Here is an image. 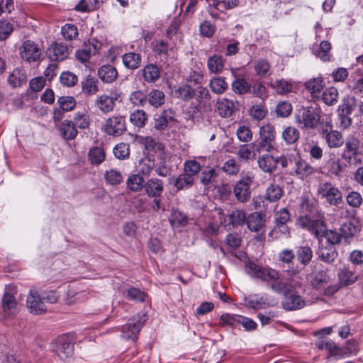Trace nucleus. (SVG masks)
<instances>
[{
  "label": "nucleus",
  "mask_w": 363,
  "mask_h": 363,
  "mask_svg": "<svg viewBox=\"0 0 363 363\" xmlns=\"http://www.w3.org/2000/svg\"><path fill=\"white\" fill-rule=\"evenodd\" d=\"M245 271L252 278L269 284V287L274 292L283 294L285 300L281 304L285 310H298L305 306V301L301 296L294 294L297 287H301L300 281L294 279L283 281L281 279L279 271L269 266H261L254 261H248L245 264Z\"/></svg>",
  "instance_id": "obj_1"
},
{
  "label": "nucleus",
  "mask_w": 363,
  "mask_h": 363,
  "mask_svg": "<svg viewBox=\"0 0 363 363\" xmlns=\"http://www.w3.org/2000/svg\"><path fill=\"white\" fill-rule=\"evenodd\" d=\"M255 179V174L252 172H242L240 179L235 182L233 186V194L238 201L246 203L251 198V184Z\"/></svg>",
  "instance_id": "obj_2"
},
{
  "label": "nucleus",
  "mask_w": 363,
  "mask_h": 363,
  "mask_svg": "<svg viewBox=\"0 0 363 363\" xmlns=\"http://www.w3.org/2000/svg\"><path fill=\"white\" fill-rule=\"evenodd\" d=\"M296 123L301 128L314 129L320 123V111L310 106L299 110Z\"/></svg>",
  "instance_id": "obj_3"
},
{
  "label": "nucleus",
  "mask_w": 363,
  "mask_h": 363,
  "mask_svg": "<svg viewBox=\"0 0 363 363\" xmlns=\"http://www.w3.org/2000/svg\"><path fill=\"white\" fill-rule=\"evenodd\" d=\"M318 195L330 206H338L342 201L341 191L329 182H321L318 186Z\"/></svg>",
  "instance_id": "obj_4"
},
{
  "label": "nucleus",
  "mask_w": 363,
  "mask_h": 363,
  "mask_svg": "<svg viewBox=\"0 0 363 363\" xmlns=\"http://www.w3.org/2000/svg\"><path fill=\"white\" fill-rule=\"evenodd\" d=\"M52 350L62 360L71 357L74 353L72 336L65 334L58 337L52 342Z\"/></svg>",
  "instance_id": "obj_5"
},
{
  "label": "nucleus",
  "mask_w": 363,
  "mask_h": 363,
  "mask_svg": "<svg viewBox=\"0 0 363 363\" xmlns=\"http://www.w3.org/2000/svg\"><path fill=\"white\" fill-rule=\"evenodd\" d=\"M102 130L108 135L121 136L126 130L125 118L119 114L112 116L104 121Z\"/></svg>",
  "instance_id": "obj_6"
},
{
  "label": "nucleus",
  "mask_w": 363,
  "mask_h": 363,
  "mask_svg": "<svg viewBox=\"0 0 363 363\" xmlns=\"http://www.w3.org/2000/svg\"><path fill=\"white\" fill-rule=\"evenodd\" d=\"M145 320L144 314H138L130 319L128 323L122 327L121 337L125 340L135 341Z\"/></svg>",
  "instance_id": "obj_7"
},
{
  "label": "nucleus",
  "mask_w": 363,
  "mask_h": 363,
  "mask_svg": "<svg viewBox=\"0 0 363 363\" xmlns=\"http://www.w3.org/2000/svg\"><path fill=\"white\" fill-rule=\"evenodd\" d=\"M101 48V43L96 39L84 43L82 47L75 52L76 58L82 63L89 62L91 56L95 55Z\"/></svg>",
  "instance_id": "obj_8"
},
{
  "label": "nucleus",
  "mask_w": 363,
  "mask_h": 363,
  "mask_svg": "<svg viewBox=\"0 0 363 363\" xmlns=\"http://www.w3.org/2000/svg\"><path fill=\"white\" fill-rule=\"evenodd\" d=\"M19 50L22 60L28 62L39 60L42 54L41 50L38 46L33 41L30 40L23 42Z\"/></svg>",
  "instance_id": "obj_9"
},
{
  "label": "nucleus",
  "mask_w": 363,
  "mask_h": 363,
  "mask_svg": "<svg viewBox=\"0 0 363 363\" xmlns=\"http://www.w3.org/2000/svg\"><path fill=\"white\" fill-rule=\"evenodd\" d=\"M14 290L15 287L13 285H7L5 287L1 299L2 310L5 318L13 314L16 311L17 303L14 297Z\"/></svg>",
  "instance_id": "obj_10"
},
{
  "label": "nucleus",
  "mask_w": 363,
  "mask_h": 363,
  "mask_svg": "<svg viewBox=\"0 0 363 363\" xmlns=\"http://www.w3.org/2000/svg\"><path fill=\"white\" fill-rule=\"evenodd\" d=\"M38 292L35 289H31L27 296L26 306L30 312L33 314H40L46 311V306Z\"/></svg>",
  "instance_id": "obj_11"
},
{
  "label": "nucleus",
  "mask_w": 363,
  "mask_h": 363,
  "mask_svg": "<svg viewBox=\"0 0 363 363\" xmlns=\"http://www.w3.org/2000/svg\"><path fill=\"white\" fill-rule=\"evenodd\" d=\"M47 55L52 61H62L69 55V49L63 43H54L47 50Z\"/></svg>",
  "instance_id": "obj_12"
},
{
  "label": "nucleus",
  "mask_w": 363,
  "mask_h": 363,
  "mask_svg": "<svg viewBox=\"0 0 363 363\" xmlns=\"http://www.w3.org/2000/svg\"><path fill=\"white\" fill-rule=\"evenodd\" d=\"M294 170L296 175L301 179H304L315 172L314 167L299 156L294 157Z\"/></svg>",
  "instance_id": "obj_13"
},
{
  "label": "nucleus",
  "mask_w": 363,
  "mask_h": 363,
  "mask_svg": "<svg viewBox=\"0 0 363 363\" xmlns=\"http://www.w3.org/2000/svg\"><path fill=\"white\" fill-rule=\"evenodd\" d=\"M337 278L342 286H348L354 284L358 280L359 275L350 267L344 266L342 268L339 269Z\"/></svg>",
  "instance_id": "obj_14"
},
{
  "label": "nucleus",
  "mask_w": 363,
  "mask_h": 363,
  "mask_svg": "<svg viewBox=\"0 0 363 363\" xmlns=\"http://www.w3.org/2000/svg\"><path fill=\"white\" fill-rule=\"evenodd\" d=\"M143 189L149 197H160L164 190L163 182L157 178H152L146 181Z\"/></svg>",
  "instance_id": "obj_15"
},
{
  "label": "nucleus",
  "mask_w": 363,
  "mask_h": 363,
  "mask_svg": "<svg viewBox=\"0 0 363 363\" xmlns=\"http://www.w3.org/2000/svg\"><path fill=\"white\" fill-rule=\"evenodd\" d=\"M144 81L147 83H155L161 75L160 68L155 64H148L140 70Z\"/></svg>",
  "instance_id": "obj_16"
},
{
  "label": "nucleus",
  "mask_w": 363,
  "mask_h": 363,
  "mask_svg": "<svg viewBox=\"0 0 363 363\" xmlns=\"http://www.w3.org/2000/svg\"><path fill=\"white\" fill-rule=\"evenodd\" d=\"M113 98L107 94H101L98 96L95 99L96 106L104 113L111 112L115 107V100Z\"/></svg>",
  "instance_id": "obj_17"
},
{
  "label": "nucleus",
  "mask_w": 363,
  "mask_h": 363,
  "mask_svg": "<svg viewBox=\"0 0 363 363\" xmlns=\"http://www.w3.org/2000/svg\"><path fill=\"white\" fill-rule=\"evenodd\" d=\"M344 152L342 157L346 160H350L354 157L359 149V140L352 135L347 137L345 139Z\"/></svg>",
  "instance_id": "obj_18"
},
{
  "label": "nucleus",
  "mask_w": 363,
  "mask_h": 363,
  "mask_svg": "<svg viewBox=\"0 0 363 363\" xmlns=\"http://www.w3.org/2000/svg\"><path fill=\"white\" fill-rule=\"evenodd\" d=\"M245 223L250 231L258 233L264 228V216L258 212L252 213L247 217Z\"/></svg>",
  "instance_id": "obj_19"
},
{
  "label": "nucleus",
  "mask_w": 363,
  "mask_h": 363,
  "mask_svg": "<svg viewBox=\"0 0 363 363\" xmlns=\"http://www.w3.org/2000/svg\"><path fill=\"white\" fill-rule=\"evenodd\" d=\"M317 255L322 262L332 264L337 257L338 253L334 246L328 245L325 247L321 244L317 251Z\"/></svg>",
  "instance_id": "obj_20"
},
{
  "label": "nucleus",
  "mask_w": 363,
  "mask_h": 363,
  "mask_svg": "<svg viewBox=\"0 0 363 363\" xmlns=\"http://www.w3.org/2000/svg\"><path fill=\"white\" fill-rule=\"evenodd\" d=\"M259 168L265 173H272L277 169L275 157L269 154H264L257 157Z\"/></svg>",
  "instance_id": "obj_21"
},
{
  "label": "nucleus",
  "mask_w": 363,
  "mask_h": 363,
  "mask_svg": "<svg viewBox=\"0 0 363 363\" xmlns=\"http://www.w3.org/2000/svg\"><path fill=\"white\" fill-rule=\"evenodd\" d=\"M216 109L220 116L228 118L234 113L235 104L232 100L222 98L217 101Z\"/></svg>",
  "instance_id": "obj_22"
},
{
  "label": "nucleus",
  "mask_w": 363,
  "mask_h": 363,
  "mask_svg": "<svg viewBox=\"0 0 363 363\" xmlns=\"http://www.w3.org/2000/svg\"><path fill=\"white\" fill-rule=\"evenodd\" d=\"M330 281V277L325 270L316 272L310 279L311 285L316 289H322Z\"/></svg>",
  "instance_id": "obj_23"
},
{
  "label": "nucleus",
  "mask_w": 363,
  "mask_h": 363,
  "mask_svg": "<svg viewBox=\"0 0 363 363\" xmlns=\"http://www.w3.org/2000/svg\"><path fill=\"white\" fill-rule=\"evenodd\" d=\"M98 76L103 82L109 84L117 79L118 72L113 66L105 65L99 69Z\"/></svg>",
  "instance_id": "obj_24"
},
{
  "label": "nucleus",
  "mask_w": 363,
  "mask_h": 363,
  "mask_svg": "<svg viewBox=\"0 0 363 363\" xmlns=\"http://www.w3.org/2000/svg\"><path fill=\"white\" fill-rule=\"evenodd\" d=\"M323 138L330 148H339L345 142L342 134L335 130H331L324 133Z\"/></svg>",
  "instance_id": "obj_25"
},
{
  "label": "nucleus",
  "mask_w": 363,
  "mask_h": 363,
  "mask_svg": "<svg viewBox=\"0 0 363 363\" xmlns=\"http://www.w3.org/2000/svg\"><path fill=\"white\" fill-rule=\"evenodd\" d=\"M173 119L174 115L172 110H164L160 114L155 116L154 128L157 130H164Z\"/></svg>",
  "instance_id": "obj_26"
},
{
  "label": "nucleus",
  "mask_w": 363,
  "mask_h": 363,
  "mask_svg": "<svg viewBox=\"0 0 363 363\" xmlns=\"http://www.w3.org/2000/svg\"><path fill=\"white\" fill-rule=\"evenodd\" d=\"M257 153L253 146V143L242 144L240 145L237 152V156L240 160L247 162L248 160H253L256 158Z\"/></svg>",
  "instance_id": "obj_27"
},
{
  "label": "nucleus",
  "mask_w": 363,
  "mask_h": 363,
  "mask_svg": "<svg viewBox=\"0 0 363 363\" xmlns=\"http://www.w3.org/2000/svg\"><path fill=\"white\" fill-rule=\"evenodd\" d=\"M144 178L138 172L131 174L126 180L127 189L133 192H139L144 188Z\"/></svg>",
  "instance_id": "obj_28"
},
{
  "label": "nucleus",
  "mask_w": 363,
  "mask_h": 363,
  "mask_svg": "<svg viewBox=\"0 0 363 363\" xmlns=\"http://www.w3.org/2000/svg\"><path fill=\"white\" fill-rule=\"evenodd\" d=\"M225 65L223 57L218 55H213L208 57L207 60V67L212 74L221 73Z\"/></svg>",
  "instance_id": "obj_29"
},
{
  "label": "nucleus",
  "mask_w": 363,
  "mask_h": 363,
  "mask_svg": "<svg viewBox=\"0 0 363 363\" xmlns=\"http://www.w3.org/2000/svg\"><path fill=\"white\" fill-rule=\"evenodd\" d=\"M104 180L108 185L117 186L123 181V177L121 171L110 168L105 171L104 174Z\"/></svg>",
  "instance_id": "obj_30"
},
{
  "label": "nucleus",
  "mask_w": 363,
  "mask_h": 363,
  "mask_svg": "<svg viewBox=\"0 0 363 363\" xmlns=\"http://www.w3.org/2000/svg\"><path fill=\"white\" fill-rule=\"evenodd\" d=\"M98 80L94 77L91 75L86 76L82 81V89L84 94L86 95H94L99 91Z\"/></svg>",
  "instance_id": "obj_31"
},
{
  "label": "nucleus",
  "mask_w": 363,
  "mask_h": 363,
  "mask_svg": "<svg viewBox=\"0 0 363 363\" xmlns=\"http://www.w3.org/2000/svg\"><path fill=\"white\" fill-rule=\"evenodd\" d=\"M60 131L65 140L74 139L77 135V130L74 123L68 120H65L61 123Z\"/></svg>",
  "instance_id": "obj_32"
},
{
  "label": "nucleus",
  "mask_w": 363,
  "mask_h": 363,
  "mask_svg": "<svg viewBox=\"0 0 363 363\" xmlns=\"http://www.w3.org/2000/svg\"><path fill=\"white\" fill-rule=\"evenodd\" d=\"M331 45L328 41H322L319 45L313 48L314 55L321 60L325 62L330 58Z\"/></svg>",
  "instance_id": "obj_33"
},
{
  "label": "nucleus",
  "mask_w": 363,
  "mask_h": 363,
  "mask_svg": "<svg viewBox=\"0 0 363 363\" xmlns=\"http://www.w3.org/2000/svg\"><path fill=\"white\" fill-rule=\"evenodd\" d=\"M148 103L155 108L162 106L165 101V95L160 89H153L147 95Z\"/></svg>",
  "instance_id": "obj_34"
},
{
  "label": "nucleus",
  "mask_w": 363,
  "mask_h": 363,
  "mask_svg": "<svg viewBox=\"0 0 363 363\" xmlns=\"http://www.w3.org/2000/svg\"><path fill=\"white\" fill-rule=\"evenodd\" d=\"M259 139H263L274 144L276 139L275 128L271 123H266L259 128Z\"/></svg>",
  "instance_id": "obj_35"
},
{
  "label": "nucleus",
  "mask_w": 363,
  "mask_h": 363,
  "mask_svg": "<svg viewBox=\"0 0 363 363\" xmlns=\"http://www.w3.org/2000/svg\"><path fill=\"white\" fill-rule=\"evenodd\" d=\"M297 260L303 265H308L313 258V251L311 248L307 245L300 246L296 252Z\"/></svg>",
  "instance_id": "obj_36"
},
{
  "label": "nucleus",
  "mask_w": 363,
  "mask_h": 363,
  "mask_svg": "<svg viewBox=\"0 0 363 363\" xmlns=\"http://www.w3.org/2000/svg\"><path fill=\"white\" fill-rule=\"evenodd\" d=\"M305 87L311 94L313 97H315L323 90L324 82L320 77L313 78L305 83Z\"/></svg>",
  "instance_id": "obj_37"
},
{
  "label": "nucleus",
  "mask_w": 363,
  "mask_h": 363,
  "mask_svg": "<svg viewBox=\"0 0 363 363\" xmlns=\"http://www.w3.org/2000/svg\"><path fill=\"white\" fill-rule=\"evenodd\" d=\"M209 87L213 93L222 94L228 89V85L224 77H216L210 81Z\"/></svg>",
  "instance_id": "obj_38"
},
{
  "label": "nucleus",
  "mask_w": 363,
  "mask_h": 363,
  "mask_svg": "<svg viewBox=\"0 0 363 363\" xmlns=\"http://www.w3.org/2000/svg\"><path fill=\"white\" fill-rule=\"evenodd\" d=\"M240 319V315L224 313L220 315L218 325L221 327L229 326L232 328H235L239 326Z\"/></svg>",
  "instance_id": "obj_39"
},
{
  "label": "nucleus",
  "mask_w": 363,
  "mask_h": 363,
  "mask_svg": "<svg viewBox=\"0 0 363 363\" xmlns=\"http://www.w3.org/2000/svg\"><path fill=\"white\" fill-rule=\"evenodd\" d=\"M209 5L216 9L223 11L225 9H231L237 6L239 0H207Z\"/></svg>",
  "instance_id": "obj_40"
},
{
  "label": "nucleus",
  "mask_w": 363,
  "mask_h": 363,
  "mask_svg": "<svg viewBox=\"0 0 363 363\" xmlns=\"http://www.w3.org/2000/svg\"><path fill=\"white\" fill-rule=\"evenodd\" d=\"M281 138L286 144L291 145L295 143L299 139L300 133L296 128L288 126L283 130Z\"/></svg>",
  "instance_id": "obj_41"
},
{
  "label": "nucleus",
  "mask_w": 363,
  "mask_h": 363,
  "mask_svg": "<svg viewBox=\"0 0 363 363\" xmlns=\"http://www.w3.org/2000/svg\"><path fill=\"white\" fill-rule=\"evenodd\" d=\"M283 193V189L278 184H272L266 189L265 199L270 202H275L281 199Z\"/></svg>",
  "instance_id": "obj_42"
},
{
  "label": "nucleus",
  "mask_w": 363,
  "mask_h": 363,
  "mask_svg": "<svg viewBox=\"0 0 363 363\" xmlns=\"http://www.w3.org/2000/svg\"><path fill=\"white\" fill-rule=\"evenodd\" d=\"M123 62L125 67L129 69H137L141 63V57L135 52H128L123 55Z\"/></svg>",
  "instance_id": "obj_43"
},
{
  "label": "nucleus",
  "mask_w": 363,
  "mask_h": 363,
  "mask_svg": "<svg viewBox=\"0 0 363 363\" xmlns=\"http://www.w3.org/2000/svg\"><path fill=\"white\" fill-rule=\"evenodd\" d=\"M230 223L233 226L242 225L246 222V213L240 209H235L228 214Z\"/></svg>",
  "instance_id": "obj_44"
},
{
  "label": "nucleus",
  "mask_w": 363,
  "mask_h": 363,
  "mask_svg": "<svg viewBox=\"0 0 363 363\" xmlns=\"http://www.w3.org/2000/svg\"><path fill=\"white\" fill-rule=\"evenodd\" d=\"M301 214H309V216H315L317 215L318 217L320 216V213H319L318 210L317 203L315 201L309 200V199H305L303 201L301 205Z\"/></svg>",
  "instance_id": "obj_45"
},
{
  "label": "nucleus",
  "mask_w": 363,
  "mask_h": 363,
  "mask_svg": "<svg viewBox=\"0 0 363 363\" xmlns=\"http://www.w3.org/2000/svg\"><path fill=\"white\" fill-rule=\"evenodd\" d=\"M236 136L240 142L247 143L253 138V133L250 128L245 125L240 124L236 130Z\"/></svg>",
  "instance_id": "obj_46"
},
{
  "label": "nucleus",
  "mask_w": 363,
  "mask_h": 363,
  "mask_svg": "<svg viewBox=\"0 0 363 363\" xmlns=\"http://www.w3.org/2000/svg\"><path fill=\"white\" fill-rule=\"evenodd\" d=\"M128 101L134 106H144L147 103V96L143 91L136 90L130 93Z\"/></svg>",
  "instance_id": "obj_47"
},
{
  "label": "nucleus",
  "mask_w": 363,
  "mask_h": 363,
  "mask_svg": "<svg viewBox=\"0 0 363 363\" xmlns=\"http://www.w3.org/2000/svg\"><path fill=\"white\" fill-rule=\"evenodd\" d=\"M270 86L279 94H287L291 92L293 89L292 84L284 79L276 80L272 82Z\"/></svg>",
  "instance_id": "obj_48"
},
{
  "label": "nucleus",
  "mask_w": 363,
  "mask_h": 363,
  "mask_svg": "<svg viewBox=\"0 0 363 363\" xmlns=\"http://www.w3.org/2000/svg\"><path fill=\"white\" fill-rule=\"evenodd\" d=\"M338 91L336 88L331 86L326 89L322 95L323 101L328 105L333 106L335 104L338 99Z\"/></svg>",
  "instance_id": "obj_49"
},
{
  "label": "nucleus",
  "mask_w": 363,
  "mask_h": 363,
  "mask_svg": "<svg viewBox=\"0 0 363 363\" xmlns=\"http://www.w3.org/2000/svg\"><path fill=\"white\" fill-rule=\"evenodd\" d=\"M130 121L134 125L141 128L145 126L147 121V116L145 111L138 109L130 114Z\"/></svg>",
  "instance_id": "obj_50"
},
{
  "label": "nucleus",
  "mask_w": 363,
  "mask_h": 363,
  "mask_svg": "<svg viewBox=\"0 0 363 363\" xmlns=\"http://www.w3.org/2000/svg\"><path fill=\"white\" fill-rule=\"evenodd\" d=\"M312 225L313 227L310 228L309 231L320 242L327 230L325 222L320 219H315Z\"/></svg>",
  "instance_id": "obj_51"
},
{
  "label": "nucleus",
  "mask_w": 363,
  "mask_h": 363,
  "mask_svg": "<svg viewBox=\"0 0 363 363\" xmlns=\"http://www.w3.org/2000/svg\"><path fill=\"white\" fill-rule=\"evenodd\" d=\"M240 167L235 159L230 158L223 163L221 169L228 175L235 176L239 173Z\"/></svg>",
  "instance_id": "obj_52"
},
{
  "label": "nucleus",
  "mask_w": 363,
  "mask_h": 363,
  "mask_svg": "<svg viewBox=\"0 0 363 363\" xmlns=\"http://www.w3.org/2000/svg\"><path fill=\"white\" fill-rule=\"evenodd\" d=\"M61 34L66 40H73L79 35L77 27L72 23H66L61 28Z\"/></svg>",
  "instance_id": "obj_53"
},
{
  "label": "nucleus",
  "mask_w": 363,
  "mask_h": 363,
  "mask_svg": "<svg viewBox=\"0 0 363 363\" xmlns=\"http://www.w3.org/2000/svg\"><path fill=\"white\" fill-rule=\"evenodd\" d=\"M250 84L242 78L236 79L232 83V90L238 94H245L250 90Z\"/></svg>",
  "instance_id": "obj_54"
},
{
  "label": "nucleus",
  "mask_w": 363,
  "mask_h": 363,
  "mask_svg": "<svg viewBox=\"0 0 363 363\" xmlns=\"http://www.w3.org/2000/svg\"><path fill=\"white\" fill-rule=\"evenodd\" d=\"M194 183V178L186 173L180 174L174 182V186L178 190L188 189Z\"/></svg>",
  "instance_id": "obj_55"
},
{
  "label": "nucleus",
  "mask_w": 363,
  "mask_h": 363,
  "mask_svg": "<svg viewBox=\"0 0 363 363\" xmlns=\"http://www.w3.org/2000/svg\"><path fill=\"white\" fill-rule=\"evenodd\" d=\"M175 94L182 100L189 101L195 96V89L189 85L184 84L176 90Z\"/></svg>",
  "instance_id": "obj_56"
},
{
  "label": "nucleus",
  "mask_w": 363,
  "mask_h": 363,
  "mask_svg": "<svg viewBox=\"0 0 363 363\" xmlns=\"http://www.w3.org/2000/svg\"><path fill=\"white\" fill-rule=\"evenodd\" d=\"M105 152L101 147L91 148L89 152V159L91 164H99L105 160Z\"/></svg>",
  "instance_id": "obj_57"
},
{
  "label": "nucleus",
  "mask_w": 363,
  "mask_h": 363,
  "mask_svg": "<svg viewBox=\"0 0 363 363\" xmlns=\"http://www.w3.org/2000/svg\"><path fill=\"white\" fill-rule=\"evenodd\" d=\"M74 124L80 129H85L89 126V116L86 112H77L74 114Z\"/></svg>",
  "instance_id": "obj_58"
},
{
  "label": "nucleus",
  "mask_w": 363,
  "mask_h": 363,
  "mask_svg": "<svg viewBox=\"0 0 363 363\" xmlns=\"http://www.w3.org/2000/svg\"><path fill=\"white\" fill-rule=\"evenodd\" d=\"M327 169L328 172L334 176H340L343 171L340 159L331 158L328 161Z\"/></svg>",
  "instance_id": "obj_59"
},
{
  "label": "nucleus",
  "mask_w": 363,
  "mask_h": 363,
  "mask_svg": "<svg viewBox=\"0 0 363 363\" xmlns=\"http://www.w3.org/2000/svg\"><path fill=\"white\" fill-rule=\"evenodd\" d=\"M113 154L119 160H125L130 155L129 145L125 143H121L113 148Z\"/></svg>",
  "instance_id": "obj_60"
},
{
  "label": "nucleus",
  "mask_w": 363,
  "mask_h": 363,
  "mask_svg": "<svg viewBox=\"0 0 363 363\" xmlns=\"http://www.w3.org/2000/svg\"><path fill=\"white\" fill-rule=\"evenodd\" d=\"M356 99L347 96L343 101V104L339 106L338 111L341 113L350 115L356 106Z\"/></svg>",
  "instance_id": "obj_61"
},
{
  "label": "nucleus",
  "mask_w": 363,
  "mask_h": 363,
  "mask_svg": "<svg viewBox=\"0 0 363 363\" xmlns=\"http://www.w3.org/2000/svg\"><path fill=\"white\" fill-rule=\"evenodd\" d=\"M347 203L352 208H359L363 201L362 195L355 191H350L346 196Z\"/></svg>",
  "instance_id": "obj_62"
},
{
  "label": "nucleus",
  "mask_w": 363,
  "mask_h": 363,
  "mask_svg": "<svg viewBox=\"0 0 363 363\" xmlns=\"http://www.w3.org/2000/svg\"><path fill=\"white\" fill-rule=\"evenodd\" d=\"M58 104L62 111H72L76 106L74 97L69 96H61L58 99Z\"/></svg>",
  "instance_id": "obj_63"
},
{
  "label": "nucleus",
  "mask_w": 363,
  "mask_h": 363,
  "mask_svg": "<svg viewBox=\"0 0 363 363\" xmlns=\"http://www.w3.org/2000/svg\"><path fill=\"white\" fill-rule=\"evenodd\" d=\"M184 173L187 174L191 177L196 175L201 170V165L199 162L196 160L186 161L184 164Z\"/></svg>",
  "instance_id": "obj_64"
}]
</instances>
